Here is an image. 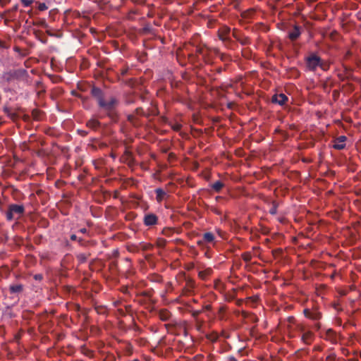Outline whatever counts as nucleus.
Returning <instances> with one entry per match:
<instances>
[{"label": "nucleus", "instance_id": "obj_49", "mask_svg": "<svg viewBox=\"0 0 361 361\" xmlns=\"http://www.w3.org/2000/svg\"><path fill=\"white\" fill-rule=\"evenodd\" d=\"M194 267H195L194 264H193V263H191V264H190L188 265V269H191L194 268Z\"/></svg>", "mask_w": 361, "mask_h": 361}, {"label": "nucleus", "instance_id": "obj_29", "mask_svg": "<svg viewBox=\"0 0 361 361\" xmlns=\"http://www.w3.org/2000/svg\"><path fill=\"white\" fill-rule=\"evenodd\" d=\"M242 316L244 317V318H247L248 317H252V321L254 322H256L257 320V317L254 314H252L249 312H245V311H243L242 313H241Z\"/></svg>", "mask_w": 361, "mask_h": 361}, {"label": "nucleus", "instance_id": "obj_2", "mask_svg": "<svg viewBox=\"0 0 361 361\" xmlns=\"http://www.w3.org/2000/svg\"><path fill=\"white\" fill-rule=\"evenodd\" d=\"M118 104V99L114 97H111L108 101H105L104 99L98 106L106 112V116L108 117H109L112 121H116L118 116L117 113L116 112V108Z\"/></svg>", "mask_w": 361, "mask_h": 361}, {"label": "nucleus", "instance_id": "obj_27", "mask_svg": "<svg viewBox=\"0 0 361 361\" xmlns=\"http://www.w3.org/2000/svg\"><path fill=\"white\" fill-rule=\"evenodd\" d=\"M242 259L245 262H250L252 259V255L250 252H244L242 254Z\"/></svg>", "mask_w": 361, "mask_h": 361}, {"label": "nucleus", "instance_id": "obj_43", "mask_svg": "<svg viewBox=\"0 0 361 361\" xmlns=\"http://www.w3.org/2000/svg\"><path fill=\"white\" fill-rule=\"evenodd\" d=\"M250 299L252 300V301L253 302H257L258 301V300H259V296L255 295V296H253L252 298H250Z\"/></svg>", "mask_w": 361, "mask_h": 361}, {"label": "nucleus", "instance_id": "obj_3", "mask_svg": "<svg viewBox=\"0 0 361 361\" xmlns=\"http://www.w3.org/2000/svg\"><path fill=\"white\" fill-rule=\"evenodd\" d=\"M28 77L27 71L23 68L11 70L4 73L2 76L3 79L7 82H11L13 80L27 82Z\"/></svg>", "mask_w": 361, "mask_h": 361}, {"label": "nucleus", "instance_id": "obj_12", "mask_svg": "<svg viewBox=\"0 0 361 361\" xmlns=\"http://www.w3.org/2000/svg\"><path fill=\"white\" fill-rule=\"evenodd\" d=\"M345 140L346 137L344 135L339 136L335 140L334 144V148L336 149H343L345 147Z\"/></svg>", "mask_w": 361, "mask_h": 361}, {"label": "nucleus", "instance_id": "obj_34", "mask_svg": "<svg viewBox=\"0 0 361 361\" xmlns=\"http://www.w3.org/2000/svg\"><path fill=\"white\" fill-rule=\"evenodd\" d=\"M240 43L243 45H245L250 43V39L248 37H244L243 38L240 37V40H238Z\"/></svg>", "mask_w": 361, "mask_h": 361}, {"label": "nucleus", "instance_id": "obj_15", "mask_svg": "<svg viewBox=\"0 0 361 361\" xmlns=\"http://www.w3.org/2000/svg\"><path fill=\"white\" fill-rule=\"evenodd\" d=\"M300 27L298 25H295L293 27V30L289 32L288 37L291 41H294L300 37Z\"/></svg>", "mask_w": 361, "mask_h": 361}, {"label": "nucleus", "instance_id": "obj_14", "mask_svg": "<svg viewBox=\"0 0 361 361\" xmlns=\"http://www.w3.org/2000/svg\"><path fill=\"white\" fill-rule=\"evenodd\" d=\"M313 338H314L313 333L310 331H307L303 332V334L301 336V340L305 344L310 345L312 343V341H313Z\"/></svg>", "mask_w": 361, "mask_h": 361}, {"label": "nucleus", "instance_id": "obj_4", "mask_svg": "<svg viewBox=\"0 0 361 361\" xmlns=\"http://www.w3.org/2000/svg\"><path fill=\"white\" fill-rule=\"evenodd\" d=\"M306 66L307 68L312 71H315L317 67H320L322 69L326 70L324 65L322 62L321 58L314 54H312L310 56L307 57Z\"/></svg>", "mask_w": 361, "mask_h": 361}, {"label": "nucleus", "instance_id": "obj_9", "mask_svg": "<svg viewBox=\"0 0 361 361\" xmlns=\"http://www.w3.org/2000/svg\"><path fill=\"white\" fill-rule=\"evenodd\" d=\"M303 312L305 316L310 319L317 321L322 318V313L317 310L305 309Z\"/></svg>", "mask_w": 361, "mask_h": 361}, {"label": "nucleus", "instance_id": "obj_56", "mask_svg": "<svg viewBox=\"0 0 361 361\" xmlns=\"http://www.w3.org/2000/svg\"><path fill=\"white\" fill-rule=\"evenodd\" d=\"M169 324H165V326H166V328H168V327H169Z\"/></svg>", "mask_w": 361, "mask_h": 361}, {"label": "nucleus", "instance_id": "obj_5", "mask_svg": "<svg viewBox=\"0 0 361 361\" xmlns=\"http://www.w3.org/2000/svg\"><path fill=\"white\" fill-rule=\"evenodd\" d=\"M231 28L227 26H222L218 30V37L220 40L225 43L226 46H228L232 40L230 38Z\"/></svg>", "mask_w": 361, "mask_h": 361}, {"label": "nucleus", "instance_id": "obj_53", "mask_svg": "<svg viewBox=\"0 0 361 361\" xmlns=\"http://www.w3.org/2000/svg\"><path fill=\"white\" fill-rule=\"evenodd\" d=\"M214 51H215L216 53H218V52H219V50H218L217 49H214Z\"/></svg>", "mask_w": 361, "mask_h": 361}, {"label": "nucleus", "instance_id": "obj_26", "mask_svg": "<svg viewBox=\"0 0 361 361\" xmlns=\"http://www.w3.org/2000/svg\"><path fill=\"white\" fill-rule=\"evenodd\" d=\"M207 338L211 341L212 342H215L218 340L219 336L216 333L212 332V334L207 335Z\"/></svg>", "mask_w": 361, "mask_h": 361}, {"label": "nucleus", "instance_id": "obj_38", "mask_svg": "<svg viewBox=\"0 0 361 361\" xmlns=\"http://www.w3.org/2000/svg\"><path fill=\"white\" fill-rule=\"evenodd\" d=\"M152 247V245L151 244H143L142 245V249L143 250H149V249H150Z\"/></svg>", "mask_w": 361, "mask_h": 361}, {"label": "nucleus", "instance_id": "obj_31", "mask_svg": "<svg viewBox=\"0 0 361 361\" xmlns=\"http://www.w3.org/2000/svg\"><path fill=\"white\" fill-rule=\"evenodd\" d=\"M205 49L204 47L197 46L196 47V53L202 56H205Z\"/></svg>", "mask_w": 361, "mask_h": 361}, {"label": "nucleus", "instance_id": "obj_21", "mask_svg": "<svg viewBox=\"0 0 361 361\" xmlns=\"http://www.w3.org/2000/svg\"><path fill=\"white\" fill-rule=\"evenodd\" d=\"M326 339H328L332 342H336V332L333 329H329L328 330H326Z\"/></svg>", "mask_w": 361, "mask_h": 361}, {"label": "nucleus", "instance_id": "obj_20", "mask_svg": "<svg viewBox=\"0 0 361 361\" xmlns=\"http://www.w3.org/2000/svg\"><path fill=\"white\" fill-rule=\"evenodd\" d=\"M212 269L211 268H207L205 270L199 271L198 276L202 280H206L207 278L212 274Z\"/></svg>", "mask_w": 361, "mask_h": 361}, {"label": "nucleus", "instance_id": "obj_25", "mask_svg": "<svg viewBox=\"0 0 361 361\" xmlns=\"http://www.w3.org/2000/svg\"><path fill=\"white\" fill-rule=\"evenodd\" d=\"M90 255L85 253H80L77 255V259L80 263H84Z\"/></svg>", "mask_w": 361, "mask_h": 361}, {"label": "nucleus", "instance_id": "obj_1", "mask_svg": "<svg viewBox=\"0 0 361 361\" xmlns=\"http://www.w3.org/2000/svg\"><path fill=\"white\" fill-rule=\"evenodd\" d=\"M25 213V207L23 204H10L6 211L4 210L6 219L8 221L18 220Z\"/></svg>", "mask_w": 361, "mask_h": 361}, {"label": "nucleus", "instance_id": "obj_17", "mask_svg": "<svg viewBox=\"0 0 361 361\" xmlns=\"http://www.w3.org/2000/svg\"><path fill=\"white\" fill-rule=\"evenodd\" d=\"M171 317V313L169 310H167L166 309L159 310V318L161 321H163V322L169 321Z\"/></svg>", "mask_w": 361, "mask_h": 361}, {"label": "nucleus", "instance_id": "obj_7", "mask_svg": "<svg viewBox=\"0 0 361 361\" xmlns=\"http://www.w3.org/2000/svg\"><path fill=\"white\" fill-rule=\"evenodd\" d=\"M91 94L97 100L98 105L104 99V94L99 87H92Z\"/></svg>", "mask_w": 361, "mask_h": 361}, {"label": "nucleus", "instance_id": "obj_28", "mask_svg": "<svg viewBox=\"0 0 361 361\" xmlns=\"http://www.w3.org/2000/svg\"><path fill=\"white\" fill-rule=\"evenodd\" d=\"M278 204L276 201H272V207L269 209V213L272 215H275L277 213Z\"/></svg>", "mask_w": 361, "mask_h": 361}, {"label": "nucleus", "instance_id": "obj_46", "mask_svg": "<svg viewBox=\"0 0 361 361\" xmlns=\"http://www.w3.org/2000/svg\"><path fill=\"white\" fill-rule=\"evenodd\" d=\"M77 238H77V235H75V234H72V235H71V240H77Z\"/></svg>", "mask_w": 361, "mask_h": 361}, {"label": "nucleus", "instance_id": "obj_45", "mask_svg": "<svg viewBox=\"0 0 361 361\" xmlns=\"http://www.w3.org/2000/svg\"><path fill=\"white\" fill-rule=\"evenodd\" d=\"M87 228H80V229L79 230V232H80L81 233H87Z\"/></svg>", "mask_w": 361, "mask_h": 361}, {"label": "nucleus", "instance_id": "obj_39", "mask_svg": "<svg viewBox=\"0 0 361 361\" xmlns=\"http://www.w3.org/2000/svg\"><path fill=\"white\" fill-rule=\"evenodd\" d=\"M34 279L36 281H42L43 279V276L41 274H37L34 275Z\"/></svg>", "mask_w": 361, "mask_h": 361}, {"label": "nucleus", "instance_id": "obj_13", "mask_svg": "<svg viewBox=\"0 0 361 361\" xmlns=\"http://www.w3.org/2000/svg\"><path fill=\"white\" fill-rule=\"evenodd\" d=\"M86 126L91 130L96 131L100 128L101 123L99 121V120L94 118H92L87 121Z\"/></svg>", "mask_w": 361, "mask_h": 361}, {"label": "nucleus", "instance_id": "obj_47", "mask_svg": "<svg viewBox=\"0 0 361 361\" xmlns=\"http://www.w3.org/2000/svg\"><path fill=\"white\" fill-rule=\"evenodd\" d=\"M18 6L16 4L15 6H13L11 8V11H16L18 10Z\"/></svg>", "mask_w": 361, "mask_h": 361}, {"label": "nucleus", "instance_id": "obj_42", "mask_svg": "<svg viewBox=\"0 0 361 361\" xmlns=\"http://www.w3.org/2000/svg\"><path fill=\"white\" fill-rule=\"evenodd\" d=\"M135 112L138 115H144V111L142 108H137Z\"/></svg>", "mask_w": 361, "mask_h": 361}, {"label": "nucleus", "instance_id": "obj_50", "mask_svg": "<svg viewBox=\"0 0 361 361\" xmlns=\"http://www.w3.org/2000/svg\"><path fill=\"white\" fill-rule=\"evenodd\" d=\"M294 319H295L294 317H292L288 318V320H289L290 322H293Z\"/></svg>", "mask_w": 361, "mask_h": 361}, {"label": "nucleus", "instance_id": "obj_18", "mask_svg": "<svg viewBox=\"0 0 361 361\" xmlns=\"http://www.w3.org/2000/svg\"><path fill=\"white\" fill-rule=\"evenodd\" d=\"M212 309L210 305H204L201 310L191 311V315L194 319L199 318V315L204 311H209Z\"/></svg>", "mask_w": 361, "mask_h": 361}, {"label": "nucleus", "instance_id": "obj_19", "mask_svg": "<svg viewBox=\"0 0 361 361\" xmlns=\"http://www.w3.org/2000/svg\"><path fill=\"white\" fill-rule=\"evenodd\" d=\"M156 199L157 202H161L164 197L166 195V192L161 188H159L155 190Z\"/></svg>", "mask_w": 361, "mask_h": 361}, {"label": "nucleus", "instance_id": "obj_36", "mask_svg": "<svg viewBox=\"0 0 361 361\" xmlns=\"http://www.w3.org/2000/svg\"><path fill=\"white\" fill-rule=\"evenodd\" d=\"M20 1L25 7L30 6L33 2L32 0H20Z\"/></svg>", "mask_w": 361, "mask_h": 361}, {"label": "nucleus", "instance_id": "obj_33", "mask_svg": "<svg viewBox=\"0 0 361 361\" xmlns=\"http://www.w3.org/2000/svg\"><path fill=\"white\" fill-rule=\"evenodd\" d=\"M32 115L35 120H39L40 118V111L37 109L32 110Z\"/></svg>", "mask_w": 361, "mask_h": 361}, {"label": "nucleus", "instance_id": "obj_16", "mask_svg": "<svg viewBox=\"0 0 361 361\" xmlns=\"http://www.w3.org/2000/svg\"><path fill=\"white\" fill-rule=\"evenodd\" d=\"M24 290V286L21 283L11 284L9 286V292L11 294L21 293Z\"/></svg>", "mask_w": 361, "mask_h": 361}, {"label": "nucleus", "instance_id": "obj_52", "mask_svg": "<svg viewBox=\"0 0 361 361\" xmlns=\"http://www.w3.org/2000/svg\"><path fill=\"white\" fill-rule=\"evenodd\" d=\"M300 331L303 332L304 331V328L302 326L300 327Z\"/></svg>", "mask_w": 361, "mask_h": 361}, {"label": "nucleus", "instance_id": "obj_11", "mask_svg": "<svg viewBox=\"0 0 361 361\" xmlns=\"http://www.w3.org/2000/svg\"><path fill=\"white\" fill-rule=\"evenodd\" d=\"M215 239L214 235L211 232H207L203 234L202 239L197 240V243L202 246L204 243H212Z\"/></svg>", "mask_w": 361, "mask_h": 361}, {"label": "nucleus", "instance_id": "obj_22", "mask_svg": "<svg viewBox=\"0 0 361 361\" xmlns=\"http://www.w3.org/2000/svg\"><path fill=\"white\" fill-rule=\"evenodd\" d=\"M224 186V184L221 180H217L211 185V188L216 192L221 191Z\"/></svg>", "mask_w": 361, "mask_h": 361}, {"label": "nucleus", "instance_id": "obj_32", "mask_svg": "<svg viewBox=\"0 0 361 361\" xmlns=\"http://www.w3.org/2000/svg\"><path fill=\"white\" fill-rule=\"evenodd\" d=\"M209 54V49L206 48L205 49V56H202V59H204V62L207 63H210Z\"/></svg>", "mask_w": 361, "mask_h": 361}, {"label": "nucleus", "instance_id": "obj_54", "mask_svg": "<svg viewBox=\"0 0 361 361\" xmlns=\"http://www.w3.org/2000/svg\"><path fill=\"white\" fill-rule=\"evenodd\" d=\"M217 71H218V73H221V69L219 68Z\"/></svg>", "mask_w": 361, "mask_h": 361}, {"label": "nucleus", "instance_id": "obj_48", "mask_svg": "<svg viewBox=\"0 0 361 361\" xmlns=\"http://www.w3.org/2000/svg\"><path fill=\"white\" fill-rule=\"evenodd\" d=\"M228 360H229L230 361H237L236 358H235V357H233V356H230V357H228Z\"/></svg>", "mask_w": 361, "mask_h": 361}, {"label": "nucleus", "instance_id": "obj_30", "mask_svg": "<svg viewBox=\"0 0 361 361\" xmlns=\"http://www.w3.org/2000/svg\"><path fill=\"white\" fill-rule=\"evenodd\" d=\"M33 25H37V26H41V27H47V24L46 20L44 19L39 20L37 22H34Z\"/></svg>", "mask_w": 361, "mask_h": 361}, {"label": "nucleus", "instance_id": "obj_55", "mask_svg": "<svg viewBox=\"0 0 361 361\" xmlns=\"http://www.w3.org/2000/svg\"><path fill=\"white\" fill-rule=\"evenodd\" d=\"M149 30V28H147V27H145V28H144V30H145V31H147V30Z\"/></svg>", "mask_w": 361, "mask_h": 361}, {"label": "nucleus", "instance_id": "obj_51", "mask_svg": "<svg viewBox=\"0 0 361 361\" xmlns=\"http://www.w3.org/2000/svg\"><path fill=\"white\" fill-rule=\"evenodd\" d=\"M316 326H317V329H319L320 328V324L318 323V324H316Z\"/></svg>", "mask_w": 361, "mask_h": 361}, {"label": "nucleus", "instance_id": "obj_37", "mask_svg": "<svg viewBox=\"0 0 361 361\" xmlns=\"http://www.w3.org/2000/svg\"><path fill=\"white\" fill-rule=\"evenodd\" d=\"M48 8L45 3H40L38 6V9L41 11H45Z\"/></svg>", "mask_w": 361, "mask_h": 361}, {"label": "nucleus", "instance_id": "obj_44", "mask_svg": "<svg viewBox=\"0 0 361 361\" xmlns=\"http://www.w3.org/2000/svg\"><path fill=\"white\" fill-rule=\"evenodd\" d=\"M78 132H79V134L81 135L82 136H86L88 133L87 131L82 130H78Z\"/></svg>", "mask_w": 361, "mask_h": 361}, {"label": "nucleus", "instance_id": "obj_6", "mask_svg": "<svg viewBox=\"0 0 361 361\" xmlns=\"http://www.w3.org/2000/svg\"><path fill=\"white\" fill-rule=\"evenodd\" d=\"M143 223L144 225L146 226H154L158 223V217L154 214L147 213L144 216Z\"/></svg>", "mask_w": 361, "mask_h": 361}, {"label": "nucleus", "instance_id": "obj_24", "mask_svg": "<svg viewBox=\"0 0 361 361\" xmlns=\"http://www.w3.org/2000/svg\"><path fill=\"white\" fill-rule=\"evenodd\" d=\"M161 233L163 235L170 237L173 233V228L169 227L164 228Z\"/></svg>", "mask_w": 361, "mask_h": 361}, {"label": "nucleus", "instance_id": "obj_10", "mask_svg": "<svg viewBox=\"0 0 361 361\" xmlns=\"http://www.w3.org/2000/svg\"><path fill=\"white\" fill-rule=\"evenodd\" d=\"M288 97L283 93L275 94L271 97V102L273 103L278 104L281 106L284 105L286 103V102L288 101Z\"/></svg>", "mask_w": 361, "mask_h": 361}, {"label": "nucleus", "instance_id": "obj_8", "mask_svg": "<svg viewBox=\"0 0 361 361\" xmlns=\"http://www.w3.org/2000/svg\"><path fill=\"white\" fill-rule=\"evenodd\" d=\"M195 287V281L190 279H185V286L183 288V294L188 295L191 294L193 292V290Z\"/></svg>", "mask_w": 361, "mask_h": 361}, {"label": "nucleus", "instance_id": "obj_23", "mask_svg": "<svg viewBox=\"0 0 361 361\" xmlns=\"http://www.w3.org/2000/svg\"><path fill=\"white\" fill-rule=\"evenodd\" d=\"M195 321V328L196 329L201 332L202 331V326H203V324H204V320L203 319H201L200 318H197V319H194Z\"/></svg>", "mask_w": 361, "mask_h": 361}, {"label": "nucleus", "instance_id": "obj_40", "mask_svg": "<svg viewBox=\"0 0 361 361\" xmlns=\"http://www.w3.org/2000/svg\"><path fill=\"white\" fill-rule=\"evenodd\" d=\"M128 120L133 123L134 125H135V116L134 115H129L128 116Z\"/></svg>", "mask_w": 361, "mask_h": 361}, {"label": "nucleus", "instance_id": "obj_35", "mask_svg": "<svg viewBox=\"0 0 361 361\" xmlns=\"http://www.w3.org/2000/svg\"><path fill=\"white\" fill-rule=\"evenodd\" d=\"M166 244V240L164 238H158L157 245L159 247H164Z\"/></svg>", "mask_w": 361, "mask_h": 361}, {"label": "nucleus", "instance_id": "obj_41", "mask_svg": "<svg viewBox=\"0 0 361 361\" xmlns=\"http://www.w3.org/2000/svg\"><path fill=\"white\" fill-rule=\"evenodd\" d=\"M233 36L235 37L237 40H240V35H238L237 30L235 29L233 30Z\"/></svg>", "mask_w": 361, "mask_h": 361}]
</instances>
